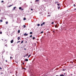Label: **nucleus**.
Listing matches in <instances>:
<instances>
[{
    "label": "nucleus",
    "mask_w": 76,
    "mask_h": 76,
    "mask_svg": "<svg viewBox=\"0 0 76 76\" xmlns=\"http://www.w3.org/2000/svg\"><path fill=\"white\" fill-rule=\"evenodd\" d=\"M0 34H2V32H0Z\"/></svg>",
    "instance_id": "473e14b6"
},
{
    "label": "nucleus",
    "mask_w": 76,
    "mask_h": 76,
    "mask_svg": "<svg viewBox=\"0 0 76 76\" xmlns=\"http://www.w3.org/2000/svg\"><path fill=\"white\" fill-rule=\"evenodd\" d=\"M24 50H26V48L24 49Z\"/></svg>",
    "instance_id": "a18cd8bd"
},
{
    "label": "nucleus",
    "mask_w": 76,
    "mask_h": 76,
    "mask_svg": "<svg viewBox=\"0 0 76 76\" xmlns=\"http://www.w3.org/2000/svg\"><path fill=\"white\" fill-rule=\"evenodd\" d=\"M75 10H76V8L75 9H74Z\"/></svg>",
    "instance_id": "49530a36"
},
{
    "label": "nucleus",
    "mask_w": 76,
    "mask_h": 76,
    "mask_svg": "<svg viewBox=\"0 0 76 76\" xmlns=\"http://www.w3.org/2000/svg\"><path fill=\"white\" fill-rule=\"evenodd\" d=\"M23 41L22 40L21 42V44H22V43H23Z\"/></svg>",
    "instance_id": "412c9836"
},
{
    "label": "nucleus",
    "mask_w": 76,
    "mask_h": 76,
    "mask_svg": "<svg viewBox=\"0 0 76 76\" xmlns=\"http://www.w3.org/2000/svg\"><path fill=\"white\" fill-rule=\"evenodd\" d=\"M51 24H54V22H52Z\"/></svg>",
    "instance_id": "c756f323"
},
{
    "label": "nucleus",
    "mask_w": 76,
    "mask_h": 76,
    "mask_svg": "<svg viewBox=\"0 0 76 76\" xmlns=\"http://www.w3.org/2000/svg\"><path fill=\"white\" fill-rule=\"evenodd\" d=\"M56 76H58V75H56Z\"/></svg>",
    "instance_id": "5fc2aeb1"
},
{
    "label": "nucleus",
    "mask_w": 76,
    "mask_h": 76,
    "mask_svg": "<svg viewBox=\"0 0 76 76\" xmlns=\"http://www.w3.org/2000/svg\"><path fill=\"white\" fill-rule=\"evenodd\" d=\"M45 22H43V23H42L41 25V26H42V25H44V24H45Z\"/></svg>",
    "instance_id": "f257e3e1"
},
{
    "label": "nucleus",
    "mask_w": 76,
    "mask_h": 76,
    "mask_svg": "<svg viewBox=\"0 0 76 76\" xmlns=\"http://www.w3.org/2000/svg\"><path fill=\"white\" fill-rule=\"evenodd\" d=\"M7 60H6V62H7Z\"/></svg>",
    "instance_id": "a19ab883"
},
{
    "label": "nucleus",
    "mask_w": 76,
    "mask_h": 76,
    "mask_svg": "<svg viewBox=\"0 0 76 76\" xmlns=\"http://www.w3.org/2000/svg\"><path fill=\"white\" fill-rule=\"evenodd\" d=\"M0 22H3V20H0Z\"/></svg>",
    "instance_id": "f8f14e48"
},
{
    "label": "nucleus",
    "mask_w": 76,
    "mask_h": 76,
    "mask_svg": "<svg viewBox=\"0 0 76 76\" xmlns=\"http://www.w3.org/2000/svg\"><path fill=\"white\" fill-rule=\"evenodd\" d=\"M31 54H30L28 56V58H29V57H30V56H31Z\"/></svg>",
    "instance_id": "0eeeda50"
},
{
    "label": "nucleus",
    "mask_w": 76,
    "mask_h": 76,
    "mask_svg": "<svg viewBox=\"0 0 76 76\" xmlns=\"http://www.w3.org/2000/svg\"><path fill=\"white\" fill-rule=\"evenodd\" d=\"M60 76H64V75L63 74L61 75H60Z\"/></svg>",
    "instance_id": "ddd939ff"
},
{
    "label": "nucleus",
    "mask_w": 76,
    "mask_h": 76,
    "mask_svg": "<svg viewBox=\"0 0 76 76\" xmlns=\"http://www.w3.org/2000/svg\"><path fill=\"white\" fill-rule=\"evenodd\" d=\"M58 2L56 1V2H55V4H58Z\"/></svg>",
    "instance_id": "9d476101"
},
{
    "label": "nucleus",
    "mask_w": 76,
    "mask_h": 76,
    "mask_svg": "<svg viewBox=\"0 0 76 76\" xmlns=\"http://www.w3.org/2000/svg\"><path fill=\"white\" fill-rule=\"evenodd\" d=\"M72 63H73V62H72Z\"/></svg>",
    "instance_id": "603ef678"
},
{
    "label": "nucleus",
    "mask_w": 76,
    "mask_h": 76,
    "mask_svg": "<svg viewBox=\"0 0 76 76\" xmlns=\"http://www.w3.org/2000/svg\"><path fill=\"white\" fill-rule=\"evenodd\" d=\"M18 33H20V31L19 30L18 31Z\"/></svg>",
    "instance_id": "4be33fe9"
},
{
    "label": "nucleus",
    "mask_w": 76,
    "mask_h": 76,
    "mask_svg": "<svg viewBox=\"0 0 76 76\" xmlns=\"http://www.w3.org/2000/svg\"><path fill=\"white\" fill-rule=\"evenodd\" d=\"M4 41L5 42H7V40H5Z\"/></svg>",
    "instance_id": "aec40b11"
},
{
    "label": "nucleus",
    "mask_w": 76,
    "mask_h": 76,
    "mask_svg": "<svg viewBox=\"0 0 76 76\" xmlns=\"http://www.w3.org/2000/svg\"><path fill=\"white\" fill-rule=\"evenodd\" d=\"M16 62L17 63H18V62Z\"/></svg>",
    "instance_id": "09e8293b"
},
{
    "label": "nucleus",
    "mask_w": 76,
    "mask_h": 76,
    "mask_svg": "<svg viewBox=\"0 0 76 76\" xmlns=\"http://www.w3.org/2000/svg\"><path fill=\"white\" fill-rule=\"evenodd\" d=\"M30 34H32V32H31L30 33Z\"/></svg>",
    "instance_id": "5701e85b"
},
{
    "label": "nucleus",
    "mask_w": 76,
    "mask_h": 76,
    "mask_svg": "<svg viewBox=\"0 0 76 76\" xmlns=\"http://www.w3.org/2000/svg\"><path fill=\"white\" fill-rule=\"evenodd\" d=\"M55 28H58V26H57V25H55Z\"/></svg>",
    "instance_id": "6e6552de"
},
{
    "label": "nucleus",
    "mask_w": 76,
    "mask_h": 76,
    "mask_svg": "<svg viewBox=\"0 0 76 76\" xmlns=\"http://www.w3.org/2000/svg\"><path fill=\"white\" fill-rule=\"evenodd\" d=\"M19 9H20V10H21V9H22V7H19Z\"/></svg>",
    "instance_id": "4468645a"
},
{
    "label": "nucleus",
    "mask_w": 76,
    "mask_h": 76,
    "mask_svg": "<svg viewBox=\"0 0 76 76\" xmlns=\"http://www.w3.org/2000/svg\"><path fill=\"white\" fill-rule=\"evenodd\" d=\"M18 40H19V39H20V37H18Z\"/></svg>",
    "instance_id": "423d86ee"
},
{
    "label": "nucleus",
    "mask_w": 76,
    "mask_h": 76,
    "mask_svg": "<svg viewBox=\"0 0 76 76\" xmlns=\"http://www.w3.org/2000/svg\"><path fill=\"white\" fill-rule=\"evenodd\" d=\"M12 58V56L10 57V58L11 59Z\"/></svg>",
    "instance_id": "e433bc0d"
},
{
    "label": "nucleus",
    "mask_w": 76,
    "mask_h": 76,
    "mask_svg": "<svg viewBox=\"0 0 76 76\" xmlns=\"http://www.w3.org/2000/svg\"><path fill=\"white\" fill-rule=\"evenodd\" d=\"M57 5H58V6H59L60 5V4H57Z\"/></svg>",
    "instance_id": "cd10ccee"
},
{
    "label": "nucleus",
    "mask_w": 76,
    "mask_h": 76,
    "mask_svg": "<svg viewBox=\"0 0 76 76\" xmlns=\"http://www.w3.org/2000/svg\"><path fill=\"white\" fill-rule=\"evenodd\" d=\"M37 26H40V24H37Z\"/></svg>",
    "instance_id": "f3484780"
},
{
    "label": "nucleus",
    "mask_w": 76,
    "mask_h": 76,
    "mask_svg": "<svg viewBox=\"0 0 76 76\" xmlns=\"http://www.w3.org/2000/svg\"><path fill=\"white\" fill-rule=\"evenodd\" d=\"M24 64V63H23V64Z\"/></svg>",
    "instance_id": "37998d69"
},
{
    "label": "nucleus",
    "mask_w": 76,
    "mask_h": 76,
    "mask_svg": "<svg viewBox=\"0 0 76 76\" xmlns=\"http://www.w3.org/2000/svg\"><path fill=\"white\" fill-rule=\"evenodd\" d=\"M23 28H25L26 27V26L25 25H24L23 26Z\"/></svg>",
    "instance_id": "1a4fd4ad"
},
{
    "label": "nucleus",
    "mask_w": 76,
    "mask_h": 76,
    "mask_svg": "<svg viewBox=\"0 0 76 76\" xmlns=\"http://www.w3.org/2000/svg\"><path fill=\"white\" fill-rule=\"evenodd\" d=\"M32 37V35H31L30 36V37H31H31Z\"/></svg>",
    "instance_id": "a878e982"
},
{
    "label": "nucleus",
    "mask_w": 76,
    "mask_h": 76,
    "mask_svg": "<svg viewBox=\"0 0 76 76\" xmlns=\"http://www.w3.org/2000/svg\"><path fill=\"white\" fill-rule=\"evenodd\" d=\"M27 42L26 41V43Z\"/></svg>",
    "instance_id": "c03bdc74"
},
{
    "label": "nucleus",
    "mask_w": 76,
    "mask_h": 76,
    "mask_svg": "<svg viewBox=\"0 0 76 76\" xmlns=\"http://www.w3.org/2000/svg\"><path fill=\"white\" fill-rule=\"evenodd\" d=\"M13 40H12L11 41V43H13Z\"/></svg>",
    "instance_id": "20e7f679"
},
{
    "label": "nucleus",
    "mask_w": 76,
    "mask_h": 76,
    "mask_svg": "<svg viewBox=\"0 0 76 76\" xmlns=\"http://www.w3.org/2000/svg\"><path fill=\"white\" fill-rule=\"evenodd\" d=\"M24 70H26V68H23Z\"/></svg>",
    "instance_id": "f704fd0d"
},
{
    "label": "nucleus",
    "mask_w": 76,
    "mask_h": 76,
    "mask_svg": "<svg viewBox=\"0 0 76 76\" xmlns=\"http://www.w3.org/2000/svg\"><path fill=\"white\" fill-rule=\"evenodd\" d=\"M13 6V4H12V5H10L9 6V7H11V6Z\"/></svg>",
    "instance_id": "39448f33"
},
{
    "label": "nucleus",
    "mask_w": 76,
    "mask_h": 76,
    "mask_svg": "<svg viewBox=\"0 0 76 76\" xmlns=\"http://www.w3.org/2000/svg\"><path fill=\"white\" fill-rule=\"evenodd\" d=\"M25 61H28V59H25Z\"/></svg>",
    "instance_id": "7ed1b4c3"
},
{
    "label": "nucleus",
    "mask_w": 76,
    "mask_h": 76,
    "mask_svg": "<svg viewBox=\"0 0 76 76\" xmlns=\"http://www.w3.org/2000/svg\"><path fill=\"white\" fill-rule=\"evenodd\" d=\"M20 42V41H19L18 42H17V43L18 44V42Z\"/></svg>",
    "instance_id": "bb28decb"
},
{
    "label": "nucleus",
    "mask_w": 76,
    "mask_h": 76,
    "mask_svg": "<svg viewBox=\"0 0 76 76\" xmlns=\"http://www.w3.org/2000/svg\"><path fill=\"white\" fill-rule=\"evenodd\" d=\"M0 69H2V68H1L0 67Z\"/></svg>",
    "instance_id": "ea45409f"
},
{
    "label": "nucleus",
    "mask_w": 76,
    "mask_h": 76,
    "mask_svg": "<svg viewBox=\"0 0 76 76\" xmlns=\"http://www.w3.org/2000/svg\"><path fill=\"white\" fill-rule=\"evenodd\" d=\"M0 12H1V10H0Z\"/></svg>",
    "instance_id": "de8ad7c7"
},
{
    "label": "nucleus",
    "mask_w": 76,
    "mask_h": 76,
    "mask_svg": "<svg viewBox=\"0 0 76 76\" xmlns=\"http://www.w3.org/2000/svg\"><path fill=\"white\" fill-rule=\"evenodd\" d=\"M21 10H23V9H21Z\"/></svg>",
    "instance_id": "58836bf2"
},
{
    "label": "nucleus",
    "mask_w": 76,
    "mask_h": 76,
    "mask_svg": "<svg viewBox=\"0 0 76 76\" xmlns=\"http://www.w3.org/2000/svg\"><path fill=\"white\" fill-rule=\"evenodd\" d=\"M39 1V0H36V2H37Z\"/></svg>",
    "instance_id": "6ab92c4d"
},
{
    "label": "nucleus",
    "mask_w": 76,
    "mask_h": 76,
    "mask_svg": "<svg viewBox=\"0 0 76 76\" xmlns=\"http://www.w3.org/2000/svg\"><path fill=\"white\" fill-rule=\"evenodd\" d=\"M28 54H29L28 53H27V54H26V56H28Z\"/></svg>",
    "instance_id": "393cba45"
},
{
    "label": "nucleus",
    "mask_w": 76,
    "mask_h": 76,
    "mask_svg": "<svg viewBox=\"0 0 76 76\" xmlns=\"http://www.w3.org/2000/svg\"><path fill=\"white\" fill-rule=\"evenodd\" d=\"M24 57H26V55H25L23 56Z\"/></svg>",
    "instance_id": "7c9ffc66"
},
{
    "label": "nucleus",
    "mask_w": 76,
    "mask_h": 76,
    "mask_svg": "<svg viewBox=\"0 0 76 76\" xmlns=\"http://www.w3.org/2000/svg\"><path fill=\"white\" fill-rule=\"evenodd\" d=\"M23 20H26V18H25V17L24 18H23Z\"/></svg>",
    "instance_id": "2eb2a0df"
},
{
    "label": "nucleus",
    "mask_w": 76,
    "mask_h": 76,
    "mask_svg": "<svg viewBox=\"0 0 76 76\" xmlns=\"http://www.w3.org/2000/svg\"><path fill=\"white\" fill-rule=\"evenodd\" d=\"M1 2H2V3H3V2H4V1H1Z\"/></svg>",
    "instance_id": "2f4dec72"
},
{
    "label": "nucleus",
    "mask_w": 76,
    "mask_h": 76,
    "mask_svg": "<svg viewBox=\"0 0 76 76\" xmlns=\"http://www.w3.org/2000/svg\"><path fill=\"white\" fill-rule=\"evenodd\" d=\"M64 75H65V73H64Z\"/></svg>",
    "instance_id": "864d4df0"
},
{
    "label": "nucleus",
    "mask_w": 76,
    "mask_h": 76,
    "mask_svg": "<svg viewBox=\"0 0 76 76\" xmlns=\"http://www.w3.org/2000/svg\"><path fill=\"white\" fill-rule=\"evenodd\" d=\"M28 35V34L26 33H25V34H23L24 36H27Z\"/></svg>",
    "instance_id": "f03ea898"
},
{
    "label": "nucleus",
    "mask_w": 76,
    "mask_h": 76,
    "mask_svg": "<svg viewBox=\"0 0 76 76\" xmlns=\"http://www.w3.org/2000/svg\"><path fill=\"white\" fill-rule=\"evenodd\" d=\"M60 7H58V9H60Z\"/></svg>",
    "instance_id": "b1692460"
},
{
    "label": "nucleus",
    "mask_w": 76,
    "mask_h": 76,
    "mask_svg": "<svg viewBox=\"0 0 76 76\" xmlns=\"http://www.w3.org/2000/svg\"><path fill=\"white\" fill-rule=\"evenodd\" d=\"M3 74V72H1V75H2Z\"/></svg>",
    "instance_id": "4c0bfd02"
},
{
    "label": "nucleus",
    "mask_w": 76,
    "mask_h": 76,
    "mask_svg": "<svg viewBox=\"0 0 76 76\" xmlns=\"http://www.w3.org/2000/svg\"><path fill=\"white\" fill-rule=\"evenodd\" d=\"M35 39V37H33V38H32L33 39Z\"/></svg>",
    "instance_id": "a211bd4d"
},
{
    "label": "nucleus",
    "mask_w": 76,
    "mask_h": 76,
    "mask_svg": "<svg viewBox=\"0 0 76 76\" xmlns=\"http://www.w3.org/2000/svg\"><path fill=\"white\" fill-rule=\"evenodd\" d=\"M74 7H75V4H74Z\"/></svg>",
    "instance_id": "c9c22d12"
},
{
    "label": "nucleus",
    "mask_w": 76,
    "mask_h": 76,
    "mask_svg": "<svg viewBox=\"0 0 76 76\" xmlns=\"http://www.w3.org/2000/svg\"><path fill=\"white\" fill-rule=\"evenodd\" d=\"M16 62L17 63H18V62Z\"/></svg>",
    "instance_id": "8fccbe9b"
},
{
    "label": "nucleus",
    "mask_w": 76,
    "mask_h": 76,
    "mask_svg": "<svg viewBox=\"0 0 76 76\" xmlns=\"http://www.w3.org/2000/svg\"><path fill=\"white\" fill-rule=\"evenodd\" d=\"M14 9H16V7H14Z\"/></svg>",
    "instance_id": "c85d7f7f"
},
{
    "label": "nucleus",
    "mask_w": 76,
    "mask_h": 76,
    "mask_svg": "<svg viewBox=\"0 0 76 76\" xmlns=\"http://www.w3.org/2000/svg\"><path fill=\"white\" fill-rule=\"evenodd\" d=\"M6 24H8V22L6 21Z\"/></svg>",
    "instance_id": "dca6fc26"
},
{
    "label": "nucleus",
    "mask_w": 76,
    "mask_h": 76,
    "mask_svg": "<svg viewBox=\"0 0 76 76\" xmlns=\"http://www.w3.org/2000/svg\"><path fill=\"white\" fill-rule=\"evenodd\" d=\"M63 70H64V69H63Z\"/></svg>",
    "instance_id": "3c124183"
},
{
    "label": "nucleus",
    "mask_w": 76,
    "mask_h": 76,
    "mask_svg": "<svg viewBox=\"0 0 76 76\" xmlns=\"http://www.w3.org/2000/svg\"><path fill=\"white\" fill-rule=\"evenodd\" d=\"M44 33V31H42L40 32V34H43Z\"/></svg>",
    "instance_id": "9b49d317"
},
{
    "label": "nucleus",
    "mask_w": 76,
    "mask_h": 76,
    "mask_svg": "<svg viewBox=\"0 0 76 76\" xmlns=\"http://www.w3.org/2000/svg\"><path fill=\"white\" fill-rule=\"evenodd\" d=\"M53 32H54L55 31H53Z\"/></svg>",
    "instance_id": "79ce46f5"
},
{
    "label": "nucleus",
    "mask_w": 76,
    "mask_h": 76,
    "mask_svg": "<svg viewBox=\"0 0 76 76\" xmlns=\"http://www.w3.org/2000/svg\"><path fill=\"white\" fill-rule=\"evenodd\" d=\"M31 10H33V9H31Z\"/></svg>",
    "instance_id": "72a5a7b5"
}]
</instances>
